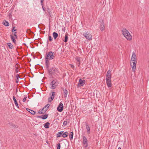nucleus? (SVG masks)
Here are the masks:
<instances>
[{
    "instance_id": "obj_1",
    "label": "nucleus",
    "mask_w": 149,
    "mask_h": 149,
    "mask_svg": "<svg viewBox=\"0 0 149 149\" xmlns=\"http://www.w3.org/2000/svg\"><path fill=\"white\" fill-rule=\"evenodd\" d=\"M137 63L136 56H132L130 65L133 72H135Z\"/></svg>"
},
{
    "instance_id": "obj_2",
    "label": "nucleus",
    "mask_w": 149,
    "mask_h": 149,
    "mask_svg": "<svg viewBox=\"0 0 149 149\" xmlns=\"http://www.w3.org/2000/svg\"><path fill=\"white\" fill-rule=\"evenodd\" d=\"M83 35L88 40H92V36L88 31L86 32L85 33H83Z\"/></svg>"
},
{
    "instance_id": "obj_3",
    "label": "nucleus",
    "mask_w": 149,
    "mask_h": 149,
    "mask_svg": "<svg viewBox=\"0 0 149 149\" xmlns=\"http://www.w3.org/2000/svg\"><path fill=\"white\" fill-rule=\"evenodd\" d=\"M55 93H56L55 92H51V93H49L50 97L48 99V102H51L53 100L54 98Z\"/></svg>"
},
{
    "instance_id": "obj_4",
    "label": "nucleus",
    "mask_w": 149,
    "mask_h": 149,
    "mask_svg": "<svg viewBox=\"0 0 149 149\" xmlns=\"http://www.w3.org/2000/svg\"><path fill=\"white\" fill-rule=\"evenodd\" d=\"M63 105L62 102H60L57 108V111L60 112H62L63 109Z\"/></svg>"
},
{
    "instance_id": "obj_5",
    "label": "nucleus",
    "mask_w": 149,
    "mask_h": 149,
    "mask_svg": "<svg viewBox=\"0 0 149 149\" xmlns=\"http://www.w3.org/2000/svg\"><path fill=\"white\" fill-rule=\"evenodd\" d=\"M50 88L51 89H54L56 88V81L53 80L50 84Z\"/></svg>"
},
{
    "instance_id": "obj_6",
    "label": "nucleus",
    "mask_w": 149,
    "mask_h": 149,
    "mask_svg": "<svg viewBox=\"0 0 149 149\" xmlns=\"http://www.w3.org/2000/svg\"><path fill=\"white\" fill-rule=\"evenodd\" d=\"M100 22H101L100 26V28L101 31H103L104 30V24L103 20L101 19L100 21Z\"/></svg>"
},
{
    "instance_id": "obj_7",
    "label": "nucleus",
    "mask_w": 149,
    "mask_h": 149,
    "mask_svg": "<svg viewBox=\"0 0 149 149\" xmlns=\"http://www.w3.org/2000/svg\"><path fill=\"white\" fill-rule=\"evenodd\" d=\"M83 139V144L85 147H86L88 146V140L87 138L85 136H83L82 137Z\"/></svg>"
},
{
    "instance_id": "obj_8",
    "label": "nucleus",
    "mask_w": 149,
    "mask_h": 149,
    "mask_svg": "<svg viewBox=\"0 0 149 149\" xmlns=\"http://www.w3.org/2000/svg\"><path fill=\"white\" fill-rule=\"evenodd\" d=\"M107 86L109 88L111 87L112 86V84L111 82V79H106Z\"/></svg>"
},
{
    "instance_id": "obj_9",
    "label": "nucleus",
    "mask_w": 149,
    "mask_h": 149,
    "mask_svg": "<svg viewBox=\"0 0 149 149\" xmlns=\"http://www.w3.org/2000/svg\"><path fill=\"white\" fill-rule=\"evenodd\" d=\"M49 106H50V104H47V105H46L45 106V107H44L42 108V111H43V112L44 113L46 111L49 109Z\"/></svg>"
},
{
    "instance_id": "obj_10",
    "label": "nucleus",
    "mask_w": 149,
    "mask_h": 149,
    "mask_svg": "<svg viewBox=\"0 0 149 149\" xmlns=\"http://www.w3.org/2000/svg\"><path fill=\"white\" fill-rule=\"evenodd\" d=\"M111 71L109 70L107 71L106 79H111Z\"/></svg>"
},
{
    "instance_id": "obj_11",
    "label": "nucleus",
    "mask_w": 149,
    "mask_h": 149,
    "mask_svg": "<svg viewBox=\"0 0 149 149\" xmlns=\"http://www.w3.org/2000/svg\"><path fill=\"white\" fill-rule=\"evenodd\" d=\"M49 73L51 74H54L55 73V69L52 68L48 70Z\"/></svg>"
},
{
    "instance_id": "obj_12",
    "label": "nucleus",
    "mask_w": 149,
    "mask_h": 149,
    "mask_svg": "<svg viewBox=\"0 0 149 149\" xmlns=\"http://www.w3.org/2000/svg\"><path fill=\"white\" fill-rule=\"evenodd\" d=\"M124 36L126 38L127 40H130L132 39V36L129 32Z\"/></svg>"
},
{
    "instance_id": "obj_13",
    "label": "nucleus",
    "mask_w": 149,
    "mask_h": 149,
    "mask_svg": "<svg viewBox=\"0 0 149 149\" xmlns=\"http://www.w3.org/2000/svg\"><path fill=\"white\" fill-rule=\"evenodd\" d=\"M85 84V80H83L81 79H79L78 85H80L81 86H82L84 85Z\"/></svg>"
},
{
    "instance_id": "obj_14",
    "label": "nucleus",
    "mask_w": 149,
    "mask_h": 149,
    "mask_svg": "<svg viewBox=\"0 0 149 149\" xmlns=\"http://www.w3.org/2000/svg\"><path fill=\"white\" fill-rule=\"evenodd\" d=\"M56 52H57V55L58 56H59L60 55L62 52L61 47H59L58 48L57 50H56Z\"/></svg>"
},
{
    "instance_id": "obj_15",
    "label": "nucleus",
    "mask_w": 149,
    "mask_h": 149,
    "mask_svg": "<svg viewBox=\"0 0 149 149\" xmlns=\"http://www.w3.org/2000/svg\"><path fill=\"white\" fill-rule=\"evenodd\" d=\"M81 59V58L79 56H77L75 58V59L77 61V63L78 64V67L80 66Z\"/></svg>"
},
{
    "instance_id": "obj_16",
    "label": "nucleus",
    "mask_w": 149,
    "mask_h": 149,
    "mask_svg": "<svg viewBox=\"0 0 149 149\" xmlns=\"http://www.w3.org/2000/svg\"><path fill=\"white\" fill-rule=\"evenodd\" d=\"M122 33L124 36L129 33V31L125 28H123L122 30Z\"/></svg>"
},
{
    "instance_id": "obj_17",
    "label": "nucleus",
    "mask_w": 149,
    "mask_h": 149,
    "mask_svg": "<svg viewBox=\"0 0 149 149\" xmlns=\"http://www.w3.org/2000/svg\"><path fill=\"white\" fill-rule=\"evenodd\" d=\"M26 110L33 115H34L36 113V112L34 111L29 108H26Z\"/></svg>"
},
{
    "instance_id": "obj_18",
    "label": "nucleus",
    "mask_w": 149,
    "mask_h": 149,
    "mask_svg": "<svg viewBox=\"0 0 149 149\" xmlns=\"http://www.w3.org/2000/svg\"><path fill=\"white\" fill-rule=\"evenodd\" d=\"M13 99L14 102L15 104V105L17 107V108H18L19 106H18V103L17 102L16 100L15 99V96H13Z\"/></svg>"
},
{
    "instance_id": "obj_19",
    "label": "nucleus",
    "mask_w": 149,
    "mask_h": 149,
    "mask_svg": "<svg viewBox=\"0 0 149 149\" xmlns=\"http://www.w3.org/2000/svg\"><path fill=\"white\" fill-rule=\"evenodd\" d=\"M54 52H50L49 53H47L46 56H54Z\"/></svg>"
},
{
    "instance_id": "obj_20",
    "label": "nucleus",
    "mask_w": 149,
    "mask_h": 149,
    "mask_svg": "<svg viewBox=\"0 0 149 149\" xmlns=\"http://www.w3.org/2000/svg\"><path fill=\"white\" fill-rule=\"evenodd\" d=\"M68 94V91L66 89L63 90V95L65 97H66Z\"/></svg>"
},
{
    "instance_id": "obj_21",
    "label": "nucleus",
    "mask_w": 149,
    "mask_h": 149,
    "mask_svg": "<svg viewBox=\"0 0 149 149\" xmlns=\"http://www.w3.org/2000/svg\"><path fill=\"white\" fill-rule=\"evenodd\" d=\"M86 129L87 130V133L89 134L90 133V128L89 126L88 125V124L87 123L86 124Z\"/></svg>"
},
{
    "instance_id": "obj_22",
    "label": "nucleus",
    "mask_w": 149,
    "mask_h": 149,
    "mask_svg": "<svg viewBox=\"0 0 149 149\" xmlns=\"http://www.w3.org/2000/svg\"><path fill=\"white\" fill-rule=\"evenodd\" d=\"M50 125V123L49 122H47L45 124H44V126L46 128H48L49 127V125Z\"/></svg>"
},
{
    "instance_id": "obj_23",
    "label": "nucleus",
    "mask_w": 149,
    "mask_h": 149,
    "mask_svg": "<svg viewBox=\"0 0 149 149\" xmlns=\"http://www.w3.org/2000/svg\"><path fill=\"white\" fill-rule=\"evenodd\" d=\"M73 136V132H71L70 134L69 137L70 140H72Z\"/></svg>"
},
{
    "instance_id": "obj_24",
    "label": "nucleus",
    "mask_w": 149,
    "mask_h": 149,
    "mask_svg": "<svg viewBox=\"0 0 149 149\" xmlns=\"http://www.w3.org/2000/svg\"><path fill=\"white\" fill-rule=\"evenodd\" d=\"M10 36L11 37V40L13 41V42L15 44H16V41L15 40V37L13 36H12L11 35H10Z\"/></svg>"
},
{
    "instance_id": "obj_25",
    "label": "nucleus",
    "mask_w": 149,
    "mask_h": 149,
    "mask_svg": "<svg viewBox=\"0 0 149 149\" xmlns=\"http://www.w3.org/2000/svg\"><path fill=\"white\" fill-rule=\"evenodd\" d=\"M68 39V34H65L64 37V40H63L64 42H67Z\"/></svg>"
},
{
    "instance_id": "obj_26",
    "label": "nucleus",
    "mask_w": 149,
    "mask_h": 149,
    "mask_svg": "<svg viewBox=\"0 0 149 149\" xmlns=\"http://www.w3.org/2000/svg\"><path fill=\"white\" fill-rule=\"evenodd\" d=\"M68 133L67 132H65L63 133H62V136L64 138L68 136Z\"/></svg>"
},
{
    "instance_id": "obj_27",
    "label": "nucleus",
    "mask_w": 149,
    "mask_h": 149,
    "mask_svg": "<svg viewBox=\"0 0 149 149\" xmlns=\"http://www.w3.org/2000/svg\"><path fill=\"white\" fill-rule=\"evenodd\" d=\"M3 24L4 25L6 26H8L9 25V23L6 20L3 21Z\"/></svg>"
},
{
    "instance_id": "obj_28",
    "label": "nucleus",
    "mask_w": 149,
    "mask_h": 149,
    "mask_svg": "<svg viewBox=\"0 0 149 149\" xmlns=\"http://www.w3.org/2000/svg\"><path fill=\"white\" fill-rule=\"evenodd\" d=\"M48 114H45L42 115V119L43 120L47 118Z\"/></svg>"
},
{
    "instance_id": "obj_29",
    "label": "nucleus",
    "mask_w": 149,
    "mask_h": 149,
    "mask_svg": "<svg viewBox=\"0 0 149 149\" xmlns=\"http://www.w3.org/2000/svg\"><path fill=\"white\" fill-rule=\"evenodd\" d=\"M63 131H61L59 132L58 134H57V137H60L62 136L63 133Z\"/></svg>"
},
{
    "instance_id": "obj_30",
    "label": "nucleus",
    "mask_w": 149,
    "mask_h": 149,
    "mask_svg": "<svg viewBox=\"0 0 149 149\" xmlns=\"http://www.w3.org/2000/svg\"><path fill=\"white\" fill-rule=\"evenodd\" d=\"M8 45L9 47V48L10 49H12L13 47V45L10 43H8Z\"/></svg>"
},
{
    "instance_id": "obj_31",
    "label": "nucleus",
    "mask_w": 149,
    "mask_h": 149,
    "mask_svg": "<svg viewBox=\"0 0 149 149\" xmlns=\"http://www.w3.org/2000/svg\"><path fill=\"white\" fill-rule=\"evenodd\" d=\"M48 40L49 41L52 42L53 40V38L51 36H49Z\"/></svg>"
},
{
    "instance_id": "obj_32",
    "label": "nucleus",
    "mask_w": 149,
    "mask_h": 149,
    "mask_svg": "<svg viewBox=\"0 0 149 149\" xmlns=\"http://www.w3.org/2000/svg\"><path fill=\"white\" fill-rule=\"evenodd\" d=\"M49 56H47L45 58V63H48L49 61V60H48L49 59Z\"/></svg>"
},
{
    "instance_id": "obj_33",
    "label": "nucleus",
    "mask_w": 149,
    "mask_h": 149,
    "mask_svg": "<svg viewBox=\"0 0 149 149\" xmlns=\"http://www.w3.org/2000/svg\"><path fill=\"white\" fill-rule=\"evenodd\" d=\"M53 36L54 39H56V32H53Z\"/></svg>"
},
{
    "instance_id": "obj_34",
    "label": "nucleus",
    "mask_w": 149,
    "mask_h": 149,
    "mask_svg": "<svg viewBox=\"0 0 149 149\" xmlns=\"http://www.w3.org/2000/svg\"><path fill=\"white\" fill-rule=\"evenodd\" d=\"M61 148V146L60 143H58L57 144V149H60Z\"/></svg>"
},
{
    "instance_id": "obj_35",
    "label": "nucleus",
    "mask_w": 149,
    "mask_h": 149,
    "mask_svg": "<svg viewBox=\"0 0 149 149\" xmlns=\"http://www.w3.org/2000/svg\"><path fill=\"white\" fill-rule=\"evenodd\" d=\"M67 123V121H64L63 123V125L64 126H66Z\"/></svg>"
},
{
    "instance_id": "obj_36",
    "label": "nucleus",
    "mask_w": 149,
    "mask_h": 149,
    "mask_svg": "<svg viewBox=\"0 0 149 149\" xmlns=\"http://www.w3.org/2000/svg\"><path fill=\"white\" fill-rule=\"evenodd\" d=\"M15 27H13V29H12V32L16 31V29H15Z\"/></svg>"
},
{
    "instance_id": "obj_37",
    "label": "nucleus",
    "mask_w": 149,
    "mask_h": 149,
    "mask_svg": "<svg viewBox=\"0 0 149 149\" xmlns=\"http://www.w3.org/2000/svg\"><path fill=\"white\" fill-rule=\"evenodd\" d=\"M15 67L16 68V69L15 70V72H16L18 73V70L17 67L16 65L15 66Z\"/></svg>"
},
{
    "instance_id": "obj_38",
    "label": "nucleus",
    "mask_w": 149,
    "mask_h": 149,
    "mask_svg": "<svg viewBox=\"0 0 149 149\" xmlns=\"http://www.w3.org/2000/svg\"><path fill=\"white\" fill-rule=\"evenodd\" d=\"M27 96H25L24 97L23 100V101L24 102L26 101V99Z\"/></svg>"
},
{
    "instance_id": "obj_39",
    "label": "nucleus",
    "mask_w": 149,
    "mask_h": 149,
    "mask_svg": "<svg viewBox=\"0 0 149 149\" xmlns=\"http://www.w3.org/2000/svg\"><path fill=\"white\" fill-rule=\"evenodd\" d=\"M38 113L40 114H44V113L43 112V111H42H42H39V112H38Z\"/></svg>"
},
{
    "instance_id": "obj_40",
    "label": "nucleus",
    "mask_w": 149,
    "mask_h": 149,
    "mask_svg": "<svg viewBox=\"0 0 149 149\" xmlns=\"http://www.w3.org/2000/svg\"><path fill=\"white\" fill-rule=\"evenodd\" d=\"M45 64H46V68L47 69H48L49 68V64H48V63H45Z\"/></svg>"
},
{
    "instance_id": "obj_41",
    "label": "nucleus",
    "mask_w": 149,
    "mask_h": 149,
    "mask_svg": "<svg viewBox=\"0 0 149 149\" xmlns=\"http://www.w3.org/2000/svg\"><path fill=\"white\" fill-rule=\"evenodd\" d=\"M44 0H40V3L41 5H43V2Z\"/></svg>"
},
{
    "instance_id": "obj_42",
    "label": "nucleus",
    "mask_w": 149,
    "mask_h": 149,
    "mask_svg": "<svg viewBox=\"0 0 149 149\" xmlns=\"http://www.w3.org/2000/svg\"><path fill=\"white\" fill-rule=\"evenodd\" d=\"M42 8L43 10L44 11H45V8L44 7H43V5H42Z\"/></svg>"
},
{
    "instance_id": "obj_43",
    "label": "nucleus",
    "mask_w": 149,
    "mask_h": 149,
    "mask_svg": "<svg viewBox=\"0 0 149 149\" xmlns=\"http://www.w3.org/2000/svg\"><path fill=\"white\" fill-rule=\"evenodd\" d=\"M16 32H15L14 33V36L16 37V38H17V36L16 35Z\"/></svg>"
},
{
    "instance_id": "obj_44",
    "label": "nucleus",
    "mask_w": 149,
    "mask_h": 149,
    "mask_svg": "<svg viewBox=\"0 0 149 149\" xmlns=\"http://www.w3.org/2000/svg\"><path fill=\"white\" fill-rule=\"evenodd\" d=\"M70 65L71 66V67L72 68H74V65H72L70 64Z\"/></svg>"
},
{
    "instance_id": "obj_45",
    "label": "nucleus",
    "mask_w": 149,
    "mask_h": 149,
    "mask_svg": "<svg viewBox=\"0 0 149 149\" xmlns=\"http://www.w3.org/2000/svg\"><path fill=\"white\" fill-rule=\"evenodd\" d=\"M54 56H49V58L50 59H52L53 58V57Z\"/></svg>"
},
{
    "instance_id": "obj_46",
    "label": "nucleus",
    "mask_w": 149,
    "mask_h": 149,
    "mask_svg": "<svg viewBox=\"0 0 149 149\" xmlns=\"http://www.w3.org/2000/svg\"><path fill=\"white\" fill-rule=\"evenodd\" d=\"M132 56H136V55L135 53H134V52L133 53V54H132Z\"/></svg>"
},
{
    "instance_id": "obj_47",
    "label": "nucleus",
    "mask_w": 149,
    "mask_h": 149,
    "mask_svg": "<svg viewBox=\"0 0 149 149\" xmlns=\"http://www.w3.org/2000/svg\"><path fill=\"white\" fill-rule=\"evenodd\" d=\"M42 116H38V118H42Z\"/></svg>"
},
{
    "instance_id": "obj_48",
    "label": "nucleus",
    "mask_w": 149,
    "mask_h": 149,
    "mask_svg": "<svg viewBox=\"0 0 149 149\" xmlns=\"http://www.w3.org/2000/svg\"><path fill=\"white\" fill-rule=\"evenodd\" d=\"M58 36V34L57 33H56V38H57Z\"/></svg>"
},
{
    "instance_id": "obj_49",
    "label": "nucleus",
    "mask_w": 149,
    "mask_h": 149,
    "mask_svg": "<svg viewBox=\"0 0 149 149\" xmlns=\"http://www.w3.org/2000/svg\"><path fill=\"white\" fill-rule=\"evenodd\" d=\"M118 149H121V148L120 147H119L118 148Z\"/></svg>"
},
{
    "instance_id": "obj_50",
    "label": "nucleus",
    "mask_w": 149,
    "mask_h": 149,
    "mask_svg": "<svg viewBox=\"0 0 149 149\" xmlns=\"http://www.w3.org/2000/svg\"><path fill=\"white\" fill-rule=\"evenodd\" d=\"M35 56H33V58H34H34H35Z\"/></svg>"
},
{
    "instance_id": "obj_51",
    "label": "nucleus",
    "mask_w": 149,
    "mask_h": 149,
    "mask_svg": "<svg viewBox=\"0 0 149 149\" xmlns=\"http://www.w3.org/2000/svg\"><path fill=\"white\" fill-rule=\"evenodd\" d=\"M18 81L17 82V83H18Z\"/></svg>"
}]
</instances>
